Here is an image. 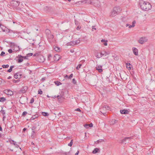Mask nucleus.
Here are the masks:
<instances>
[{
  "label": "nucleus",
  "mask_w": 155,
  "mask_h": 155,
  "mask_svg": "<svg viewBox=\"0 0 155 155\" xmlns=\"http://www.w3.org/2000/svg\"><path fill=\"white\" fill-rule=\"evenodd\" d=\"M60 58L59 55L56 54L54 56V61H58Z\"/></svg>",
  "instance_id": "obj_18"
},
{
  "label": "nucleus",
  "mask_w": 155,
  "mask_h": 155,
  "mask_svg": "<svg viewBox=\"0 0 155 155\" xmlns=\"http://www.w3.org/2000/svg\"><path fill=\"white\" fill-rule=\"evenodd\" d=\"M126 67L129 70H130L131 69V67L130 66H131V65L129 63H127L126 64Z\"/></svg>",
  "instance_id": "obj_19"
},
{
  "label": "nucleus",
  "mask_w": 155,
  "mask_h": 155,
  "mask_svg": "<svg viewBox=\"0 0 155 155\" xmlns=\"http://www.w3.org/2000/svg\"><path fill=\"white\" fill-rule=\"evenodd\" d=\"M75 110L79 111V112H81V110L80 108H79L76 109Z\"/></svg>",
  "instance_id": "obj_53"
},
{
  "label": "nucleus",
  "mask_w": 155,
  "mask_h": 155,
  "mask_svg": "<svg viewBox=\"0 0 155 155\" xmlns=\"http://www.w3.org/2000/svg\"><path fill=\"white\" fill-rule=\"evenodd\" d=\"M132 138L131 137H126L122 140L121 141V143L126 144L129 143L131 141Z\"/></svg>",
  "instance_id": "obj_4"
},
{
  "label": "nucleus",
  "mask_w": 155,
  "mask_h": 155,
  "mask_svg": "<svg viewBox=\"0 0 155 155\" xmlns=\"http://www.w3.org/2000/svg\"><path fill=\"white\" fill-rule=\"evenodd\" d=\"M41 53L40 52H38L35 53L33 55V56H38V58H41L40 60L38 59V61H39V62H42L44 61L42 59V58L43 59V57L42 55H40V54Z\"/></svg>",
  "instance_id": "obj_5"
},
{
  "label": "nucleus",
  "mask_w": 155,
  "mask_h": 155,
  "mask_svg": "<svg viewBox=\"0 0 155 155\" xmlns=\"http://www.w3.org/2000/svg\"><path fill=\"white\" fill-rule=\"evenodd\" d=\"M53 48H54V50L55 51H59V50H60V48L58 47H56V46H55V47H54V46L53 47Z\"/></svg>",
  "instance_id": "obj_27"
},
{
  "label": "nucleus",
  "mask_w": 155,
  "mask_h": 155,
  "mask_svg": "<svg viewBox=\"0 0 155 155\" xmlns=\"http://www.w3.org/2000/svg\"><path fill=\"white\" fill-rule=\"evenodd\" d=\"M118 13L117 12H114V10L113 9V11L111 12V15L112 16H114L117 15Z\"/></svg>",
  "instance_id": "obj_16"
},
{
  "label": "nucleus",
  "mask_w": 155,
  "mask_h": 155,
  "mask_svg": "<svg viewBox=\"0 0 155 155\" xmlns=\"http://www.w3.org/2000/svg\"><path fill=\"white\" fill-rule=\"evenodd\" d=\"M93 126V124L92 123H91L89 124V127H92Z\"/></svg>",
  "instance_id": "obj_57"
},
{
  "label": "nucleus",
  "mask_w": 155,
  "mask_h": 155,
  "mask_svg": "<svg viewBox=\"0 0 155 155\" xmlns=\"http://www.w3.org/2000/svg\"><path fill=\"white\" fill-rule=\"evenodd\" d=\"M12 70H11V69L10 68L8 70L7 72H10Z\"/></svg>",
  "instance_id": "obj_63"
},
{
  "label": "nucleus",
  "mask_w": 155,
  "mask_h": 155,
  "mask_svg": "<svg viewBox=\"0 0 155 155\" xmlns=\"http://www.w3.org/2000/svg\"><path fill=\"white\" fill-rule=\"evenodd\" d=\"M81 26H78L76 28V29L78 30H79L81 28Z\"/></svg>",
  "instance_id": "obj_51"
},
{
  "label": "nucleus",
  "mask_w": 155,
  "mask_h": 155,
  "mask_svg": "<svg viewBox=\"0 0 155 155\" xmlns=\"http://www.w3.org/2000/svg\"><path fill=\"white\" fill-rule=\"evenodd\" d=\"M36 133V131H34V133L32 132L31 136V137L32 138H34V137H35V134Z\"/></svg>",
  "instance_id": "obj_24"
},
{
  "label": "nucleus",
  "mask_w": 155,
  "mask_h": 155,
  "mask_svg": "<svg viewBox=\"0 0 155 155\" xmlns=\"http://www.w3.org/2000/svg\"><path fill=\"white\" fill-rule=\"evenodd\" d=\"M112 124H114L116 123V120H113L112 121Z\"/></svg>",
  "instance_id": "obj_50"
},
{
  "label": "nucleus",
  "mask_w": 155,
  "mask_h": 155,
  "mask_svg": "<svg viewBox=\"0 0 155 155\" xmlns=\"http://www.w3.org/2000/svg\"><path fill=\"white\" fill-rule=\"evenodd\" d=\"M100 150L98 148H95L94 150L92 151V153H93L95 154L96 153L98 152V151H99Z\"/></svg>",
  "instance_id": "obj_21"
},
{
  "label": "nucleus",
  "mask_w": 155,
  "mask_h": 155,
  "mask_svg": "<svg viewBox=\"0 0 155 155\" xmlns=\"http://www.w3.org/2000/svg\"><path fill=\"white\" fill-rule=\"evenodd\" d=\"M14 68V66H11L10 67V69H11V70H12V69L13 68Z\"/></svg>",
  "instance_id": "obj_62"
},
{
  "label": "nucleus",
  "mask_w": 155,
  "mask_h": 155,
  "mask_svg": "<svg viewBox=\"0 0 155 155\" xmlns=\"http://www.w3.org/2000/svg\"><path fill=\"white\" fill-rule=\"evenodd\" d=\"M114 12H117L118 13L121 11V9L120 7L119 6H116L114 8Z\"/></svg>",
  "instance_id": "obj_10"
},
{
  "label": "nucleus",
  "mask_w": 155,
  "mask_h": 155,
  "mask_svg": "<svg viewBox=\"0 0 155 155\" xmlns=\"http://www.w3.org/2000/svg\"><path fill=\"white\" fill-rule=\"evenodd\" d=\"M70 51L71 52L73 53V52H74V51L73 49H71L70 50Z\"/></svg>",
  "instance_id": "obj_61"
},
{
  "label": "nucleus",
  "mask_w": 155,
  "mask_h": 155,
  "mask_svg": "<svg viewBox=\"0 0 155 155\" xmlns=\"http://www.w3.org/2000/svg\"><path fill=\"white\" fill-rule=\"evenodd\" d=\"M54 83L57 86H59L61 84H62L60 81H55L54 82Z\"/></svg>",
  "instance_id": "obj_26"
},
{
  "label": "nucleus",
  "mask_w": 155,
  "mask_h": 155,
  "mask_svg": "<svg viewBox=\"0 0 155 155\" xmlns=\"http://www.w3.org/2000/svg\"><path fill=\"white\" fill-rule=\"evenodd\" d=\"M42 114L44 116H48L49 115V114L46 112H42Z\"/></svg>",
  "instance_id": "obj_25"
},
{
  "label": "nucleus",
  "mask_w": 155,
  "mask_h": 155,
  "mask_svg": "<svg viewBox=\"0 0 155 155\" xmlns=\"http://www.w3.org/2000/svg\"><path fill=\"white\" fill-rule=\"evenodd\" d=\"M73 74H71L69 76L68 79H71V78H72L73 77Z\"/></svg>",
  "instance_id": "obj_47"
},
{
  "label": "nucleus",
  "mask_w": 155,
  "mask_h": 155,
  "mask_svg": "<svg viewBox=\"0 0 155 155\" xmlns=\"http://www.w3.org/2000/svg\"><path fill=\"white\" fill-rule=\"evenodd\" d=\"M9 66L8 64H6V65H2V67L3 68H8L9 67Z\"/></svg>",
  "instance_id": "obj_34"
},
{
  "label": "nucleus",
  "mask_w": 155,
  "mask_h": 155,
  "mask_svg": "<svg viewBox=\"0 0 155 155\" xmlns=\"http://www.w3.org/2000/svg\"><path fill=\"white\" fill-rule=\"evenodd\" d=\"M70 153V152H65L64 153V154L65 155H68Z\"/></svg>",
  "instance_id": "obj_54"
},
{
  "label": "nucleus",
  "mask_w": 155,
  "mask_h": 155,
  "mask_svg": "<svg viewBox=\"0 0 155 155\" xmlns=\"http://www.w3.org/2000/svg\"><path fill=\"white\" fill-rule=\"evenodd\" d=\"M67 46H73L75 45L74 41H70V42H68L67 44Z\"/></svg>",
  "instance_id": "obj_15"
},
{
  "label": "nucleus",
  "mask_w": 155,
  "mask_h": 155,
  "mask_svg": "<svg viewBox=\"0 0 155 155\" xmlns=\"http://www.w3.org/2000/svg\"><path fill=\"white\" fill-rule=\"evenodd\" d=\"M19 81V80H15V79L13 80V82L14 83H16L18 82Z\"/></svg>",
  "instance_id": "obj_45"
},
{
  "label": "nucleus",
  "mask_w": 155,
  "mask_h": 155,
  "mask_svg": "<svg viewBox=\"0 0 155 155\" xmlns=\"http://www.w3.org/2000/svg\"><path fill=\"white\" fill-rule=\"evenodd\" d=\"M5 54V53L4 52L2 51L1 54L0 55L1 56H4V54Z\"/></svg>",
  "instance_id": "obj_41"
},
{
  "label": "nucleus",
  "mask_w": 155,
  "mask_h": 155,
  "mask_svg": "<svg viewBox=\"0 0 155 155\" xmlns=\"http://www.w3.org/2000/svg\"><path fill=\"white\" fill-rule=\"evenodd\" d=\"M84 126L85 128H88L89 127V124H85Z\"/></svg>",
  "instance_id": "obj_48"
},
{
  "label": "nucleus",
  "mask_w": 155,
  "mask_h": 155,
  "mask_svg": "<svg viewBox=\"0 0 155 155\" xmlns=\"http://www.w3.org/2000/svg\"><path fill=\"white\" fill-rule=\"evenodd\" d=\"M33 55V54L32 53H29L27 54V56L28 57H30L32 56Z\"/></svg>",
  "instance_id": "obj_46"
},
{
  "label": "nucleus",
  "mask_w": 155,
  "mask_h": 155,
  "mask_svg": "<svg viewBox=\"0 0 155 155\" xmlns=\"http://www.w3.org/2000/svg\"><path fill=\"white\" fill-rule=\"evenodd\" d=\"M45 32L48 41L50 43L54 42V36L51 34L50 31L48 29H47L45 30Z\"/></svg>",
  "instance_id": "obj_3"
},
{
  "label": "nucleus",
  "mask_w": 155,
  "mask_h": 155,
  "mask_svg": "<svg viewBox=\"0 0 155 155\" xmlns=\"http://www.w3.org/2000/svg\"><path fill=\"white\" fill-rule=\"evenodd\" d=\"M27 114V113L26 111H24L23 112L22 114V115L23 116H25Z\"/></svg>",
  "instance_id": "obj_38"
},
{
  "label": "nucleus",
  "mask_w": 155,
  "mask_h": 155,
  "mask_svg": "<svg viewBox=\"0 0 155 155\" xmlns=\"http://www.w3.org/2000/svg\"><path fill=\"white\" fill-rule=\"evenodd\" d=\"M34 102V99L33 98H31V100L30 103V104H32L33 102Z\"/></svg>",
  "instance_id": "obj_43"
},
{
  "label": "nucleus",
  "mask_w": 155,
  "mask_h": 155,
  "mask_svg": "<svg viewBox=\"0 0 155 155\" xmlns=\"http://www.w3.org/2000/svg\"><path fill=\"white\" fill-rule=\"evenodd\" d=\"M28 89V87L27 86H25L22 87L21 89L19 91V93H25L27 91Z\"/></svg>",
  "instance_id": "obj_7"
},
{
  "label": "nucleus",
  "mask_w": 155,
  "mask_h": 155,
  "mask_svg": "<svg viewBox=\"0 0 155 155\" xmlns=\"http://www.w3.org/2000/svg\"><path fill=\"white\" fill-rule=\"evenodd\" d=\"M9 142L11 144H12L15 145L16 144V142L14 141L13 140H9Z\"/></svg>",
  "instance_id": "obj_30"
},
{
  "label": "nucleus",
  "mask_w": 155,
  "mask_h": 155,
  "mask_svg": "<svg viewBox=\"0 0 155 155\" xmlns=\"http://www.w3.org/2000/svg\"><path fill=\"white\" fill-rule=\"evenodd\" d=\"M1 112L3 114V115H4L5 114V112L4 110H2Z\"/></svg>",
  "instance_id": "obj_52"
},
{
  "label": "nucleus",
  "mask_w": 155,
  "mask_h": 155,
  "mask_svg": "<svg viewBox=\"0 0 155 155\" xmlns=\"http://www.w3.org/2000/svg\"><path fill=\"white\" fill-rule=\"evenodd\" d=\"M104 140L103 139H100L99 140H97L96 142H95V143H99L101 142L102 141H104Z\"/></svg>",
  "instance_id": "obj_31"
},
{
  "label": "nucleus",
  "mask_w": 155,
  "mask_h": 155,
  "mask_svg": "<svg viewBox=\"0 0 155 155\" xmlns=\"http://www.w3.org/2000/svg\"><path fill=\"white\" fill-rule=\"evenodd\" d=\"M15 146L16 148H18L19 147V146L16 144Z\"/></svg>",
  "instance_id": "obj_64"
},
{
  "label": "nucleus",
  "mask_w": 155,
  "mask_h": 155,
  "mask_svg": "<svg viewBox=\"0 0 155 155\" xmlns=\"http://www.w3.org/2000/svg\"><path fill=\"white\" fill-rule=\"evenodd\" d=\"M72 83L74 84H75L77 83V82L75 79H73L72 81Z\"/></svg>",
  "instance_id": "obj_40"
},
{
  "label": "nucleus",
  "mask_w": 155,
  "mask_h": 155,
  "mask_svg": "<svg viewBox=\"0 0 155 155\" xmlns=\"http://www.w3.org/2000/svg\"><path fill=\"white\" fill-rule=\"evenodd\" d=\"M75 23L76 25H78V22L77 20H75Z\"/></svg>",
  "instance_id": "obj_56"
},
{
  "label": "nucleus",
  "mask_w": 155,
  "mask_h": 155,
  "mask_svg": "<svg viewBox=\"0 0 155 155\" xmlns=\"http://www.w3.org/2000/svg\"><path fill=\"white\" fill-rule=\"evenodd\" d=\"M73 140H71L70 143L68 144V145L70 147L73 144Z\"/></svg>",
  "instance_id": "obj_33"
},
{
  "label": "nucleus",
  "mask_w": 155,
  "mask_h": 155,
  "mask_svg": "<svg viewBox=\"0 0 155 155\" xmlns=\"http://www.w3.org/2000/svg\"><path fill=\"white\" fill-rule=\"evenodd\" d=\"M18 63H21L23 61V58H22L18 57Z\"/></svg>",
  "instance_id": "obj_29"
},
{
  "label": "nucleus",
  "mask_w": 155,
  "mask_h": 155,
  "mask_svg": "<svg viewBox=\"0 0 155 155\" xmlns=\"http://www.w3.org/2000/svg\"><path fill=\"white\" fill-rule=\"evenodd\" d=\"M80 38H78V40H77L76 41H74V43L75 45L78 44H79L80 43Z\"/></svg>",
  "instance_id": "obj_22"
},
{
  "label": "nucleus",
  "mask_w": 155,
  "mask_h": 155,
  "mask_svg": "<svg viewBox=\"0 0 155 155\" xmlns=\"http://www.w3.org/2000/svg\"><path fill=\"white\" fill-rule=\"evenodd\" d=\"M107 40H106V41H105V42L104 43V45L105 46H107Z\"/></svg>",
  "instance_id": "obj_55"
},
{
  "label": "nucleus",
  "mask_w": 155,
  "mask_h": 155,
  "mask_svg": "<svg viewBox=\"0 0 155 155\" xmlns=\"http://www.w3.org/2000/svg\"><path fill=\"white\" fill-rule=\"evenodd\" d=\"M147 39L146 37H142L140 38L138 41L141 44H143L145 42H146Z\"/></svg>",
  "instance_id": "obj_6"
},
{
  "label": "nucleus",
  "mask_w": 155,
  "mask_h": 155,
  "mask_svg": "<svg viewBox=\"0 0 155 155\" xmlns=\"http://www.w3.org/2000/svg\"><path fill=\"white\" fill-rule=\"evenodd\" d=\"M18 57L22 58L24 59H28V56H27H27H21V55L19 54L18 56Z\"/></svg>",
  "instance_id": "obj_23"
},
{
  "label": "nucleus",
  "mask_w": 155,
  "mask_h": 155,
  "mask_svg": "<svg viewBox=\"0 0 155 155\" xmlns=\"http://www.w3.org/2000/svg\"><path fill=\"white\" fill-rule=\"evenodd\" d=\"M140 4L141 8L144 11H148L152 7L151 4L148 2H140Z\"/></svg>",
  "instance_id": "obj_1"
},
{
  "label": "nucleus",
  "mask_w": 155,
  "mask_h": 155,
  "mask_svg": "<svg viewBox=\"0 0 155 155\" xmlns=\"http://www.w3.org/2000/svg\"><path fill=\"white\" fill-rule=\"evenodd\" d=\"M101 68H98L97 69V70H98L99 72L101 73L103 71V70Z\"/></svg>",
  "instance_id": "obj_39"
},
{
  "label": "nucleus",
  "mask_w": 155,
  "mask_h": 155,
  "mask_svg": "<svg viewBox=\"0 0 155 155\" xmlns=\"http://www.w3.org/2000/svg\"><path fill=\"white\" fill-rule=\"evenodd\" d=\"M120 112L122 114H128L129 113V111L127 110L124 109V110H120Z\"/></svg>",
  "instance_id": "obj_14"
},
{
  "label": "nucleus",
  "mask_w": 155,
  "mask_h": 155,
  "mask_svg": "<svg viewBox=\"0 0 155 155\" xmlns=\"http://www.w3.org/2000/svg\"><path fill=\"white\" fill-rule=\"evenodd\" d=\"M110 53L109 51L106 52L105 51H104L103 53L101 52V57H102L104 55L106 56L107 55L109 54Z\"/></svg>",
  "instance_id": "obj_13"
},
{
  "label": "nucleus",
  "mask_w": 155,
  "mask_h": 155,
  "mask_svg": "<svg viewBox=\"0 0 155 155\" xmlns=\"http://www.w3.org/2000/svg\"><path fill=\"white\" fill-rule=\"evenodd\" d=\"M36 117V115H35L34 116H33L31 118H32V119H34Z\"/></svg>",
  "instance_id": "obj_59"
},
{
  "label": "nucleus",
  "mask_w": 155,
  "mask_h": 155,
  "mask_svg": "<svg viewBox=\"0 0 155 155\" xmlns=\"http://www.w3.org/2000/svg\"><path fill=\"white\" fill-rule=\"evenodd\" d=\"M97 54L96 55V57L97 58H101V55L99 56L98 55V53L97 52Z\"/></svg>",
  "instance_id": "obj_49"
},
{
  "label": "nucleus",
  "mask_w": 155,
  "mask_h": 155,
  "mask_svg": "<svg viewBox=\"0 0 155 155\" xmlns=\"http://www.w3.org/2000/svg\"><path fill=\"white\" fill-rule=\"evenodd\" d=\"M8 52L10 53H11L13 52L12 50V49H9L8 50Z\"/></svg>",
  "instance_id": "obj_44"
},
{
  "label": "nucleus",
  "mask_w": 155,
  "mask_h": 155,
  "mask_svg": "<svg viewBox=\"0 0 155 155\" xmlns=\"http://www.w3.org/2000/svg\"><path fill=\"white\" fill-rule=\"evenodd\" d=\"M82 66L81 64H78V66L76 67V69L77 70H79V68H81V67Z\"/></svg>",
  "instance_id": "obj_35"
},
{
  "label": "nucleus",
  "mask_w": 155,
  "mask_h": 155,
  "mask_svg": "<svg viewBox=\"0 0 155 155\" xmlns=\"http://www.w3.org/2000/svg\"><path fill=\"white\" fill-rule=\"evenodd\" d=\"M36 128V127L35 126H33L31 128V130L32 132L34 133V131H35V129Z\"/></svg>",
  "instance_id": "obj_32"
},
{
  "label": "nucleus",
  "mask_w": 155,
  "mask_h": 155,
  "mask_svg": "<svg viewBox=\"0 0 155 155\" xmlns=\"http://www.w3.org/2000/svg\"><path fill=\"white\" fill-rule=\"evenodd\" d=\"M61 97L62 98L63 100H64L65 98V97L64 96V93L63 92H62L60 94V95H58L57 96V97L58 98V101L60 102V100H59V97Z\"/></svg>",
  "instance_id": "obj_8"
},
{
  "label": "nucleus",
  "mask_w": 155,
  "mask_h": 155,
  "mask_svg": "<svg viewBox=\"0 0 155 155\" xmlns=\"http://www.w3.org/2000/svg\"><path fill=\"white\" fill-rule=\"evenodd\" d=\"M6 100V98L4 97H0V102H3Z\"/></svg>",
  "instance_id": "obj_28"
},
{
  "label": "nucleus",
  "mask_w": 155,
  "mask_h": 155,
  "mask_svg": "<svg viewBox=\"0 0 155 155\" xmlns=\"http://www.w3.org/2000/svg\"><path fill=\"white\" fill-rule=\"evenodd\" d=\"M102 66H100L99 65H97L96 66V70H97V69H98V68H102Z\"/></svg>",
  "instance_id": "obj_42"
},
{
  "label": "nucleus",
  "mask_w": 155,
  "mask_h": 155,
  "mask_svg": "<svg viewBox=\"0 0 155 155\" xmlns=\"http://www.w3.org/2000/svg\"><path fill=\"white\" fill-rule=\"evenodd\" d=\"M133 53L135 55H138V50L137 48L134 47L133 48Z\"/></svg>",
  "instance_id": "obj_12"
},
{
  "label": "nucleus",
  "mask_w": 155,
  "mask_h": 155,
  "mask_svg": "<svg viewBox=\"0 0 155 155\" xmlns=\"http://www.w3.org/2000/svg\"><path fill=\"white\" fill-rule=\"evenodd\" d=\"M52 57V55H51V54H49L48 55V60H50V58L51 57Z\"/></svg>",
  "instance_id": "obj_36"
},
{
  "label": "nucleus",
  "mask_w": 155,
  "mask_h": 155,
  "mask_svg": "<svg viewBox=\"0 0 155 155\" xmlns=\"http://www.w3.org/2000/svg\"><path fill=\"white\" fill-rule=\"evenodd\" d=\"M87 4L93 5L96 7H99L100 5V2L99 0H86L81 2Z\"/></svg>",
  "instance_id": "obj_2"
},
{
  "label": "nucleus",
  "mask_w": 155,
  "mask_h": 155,
  "mask_svg": "<svg viewBox=\"0 0 155 155\" xmlns=\"http://www.w3.org/2000/svg\"><path fill=\"white\" fill-rule=\"evenodd\" d=\"M22 76L21 74H20L19 73H17L15 74L14 76V77L15 79H18L21 78V76Z\"/></svg>",
  "instance_id": "obj_11"
},
{
  "label": "nucleus",
  "mask_w": 155,
  "mask_h": 155,
  "mask_svg": "<svg viewBox=\"0 0 155 155\" xmlns=\"http://www.w3.org/2000/svg\"><path fill=\"white\" fill-rule=\"evenodd\" d=\"M102 109L103 110L106 109L107 110H109L110 109V108L109 106H107V105H105L103 106V107L102 108Z\"/></svg>",
  "instance_id": "obj_17"
},
{
  "label": "nucleus",
  "mask_w": 155,
  "mask_h": 155,
  "mask_svg": "<svg viewBox=\"0 0 155 155\" xmlns=\"http://www.w3.org/2000/svg\"><path fill=\"white\" fill-rule=\"evenodd\" d=\"M38 94H42V91L40 89H39L38 91Z\"/></svg>",
  "instance_id": "obj_37"
},
{
  "label": "nucleus",
  "mask_w": 155,
  "mask_h": 155,
  "mask_svg": "<svg viewBox=\"0 0 155 155\" xmlns=\"http://www.w3.org/2000/svg\"><path fill=\"white\" fill-rule=\"evenodd\" d=\"M11 30L10 29L6 28H4V30H3V32H5L6 33H8L10 32Z\"/></svg>",
  "instance_id": "obj_20"
},
{
  "label": "nucleus",
  "mask_w": 155,
  "mask_h": 155,
  "mask_svg": "<svg viewBox=\"0 0 155 155\" xmlns=\"http://www.w3.org/2000/svg\"><path fill=\"white\" fill-rule=\"evenodd\" d=\"M4 91L6 94L10 96L12 95L13 94V92L10 90H5Z\"/></svg>",
  "instance_id": "obj_9"
},
{
  "label": "nucleus",
  "mask_w": 155,
  "mask_h": 155,
  "mask_svg": "<svg viewBox=\"0 0 155 155\" xmlns=\"http://www.w3.org/2000/svg\"><path fill=\"white\" fill-rule=\"evenodd\" d=\"M27 130V129L25 128H24L23 129V130H22V132H25V131L26 130Z\"/></svg>",
  "instance_id": "obj_58"
},
{
  "label": "nucleus",
  "mask_w": 155,
  "mask_h": 155,
  "mask_svg": "<svg viewBox=\"0 0 155 155\" xmlns=\"http://www.w3.org/2000/svg\"><path fill=\"white\" fill-rule=\"evenodd\" d=\"M68 77L69 76L68 75H66L65 76L64 78L65 79H66V78H68Z\"/></svg>",
  "instance_id": "obj_60"
}]
</instances>
